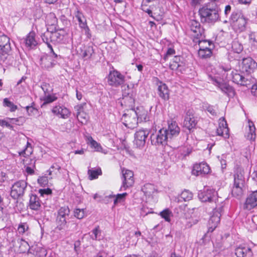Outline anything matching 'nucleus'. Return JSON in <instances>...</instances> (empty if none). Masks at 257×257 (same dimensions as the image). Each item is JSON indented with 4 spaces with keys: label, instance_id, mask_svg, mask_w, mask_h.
<instances>
[{
    "label": "nucleus",
    "instance_id": "obj_1",
    "mask_svg": "<svg viewBox=\"0 0 257 257\" xmlns=\"http://www.w3.org/2000/svg\"><path fill=\"white\" fill-rule=\"evenodd\" d=\"M55 215L56 229L59 231L64 229L67 231H74L77 229L78 224L70 220V210L68 206L61 207Z\"/></svg>",
    "mask_w": 257,
    "mask_h": 257
},
{
    "label": "nucleus",
    "instance_id": "obj_2",
    "mask_svg": "<svg viewBox=\"0 0 257 257\" xmlns=\"http://www.w3.org/2000/svg\"><path fill=\"white\" fill-rule=\"evenodd\" d=\"M220 9L215 3L205 4L199 10L201 22L203 23L214 24L220 19Z\"/></svg>",
    "mask_w": 257,
    "mask_h": 257
},
{
    "label": "nucleus",
    "instance_id": "obj_3",
    "mask_svg": "<svg viewBox=\"0 0 257 257\" xmlns=\"http://www.w3.org/2000/svg\"><path fill=\"white\" fill-rule=\"evenodd\" d=\"M248 19L239 11H234L229 18V21L236 33H241L246 30Z\"/></svg>",
    "mask_w": 257,
    "mask_h": 257
},
{
    "label": "nucleus",
    "instance_id": "obj_4",
    "mask_svg": "<svg viewBox=\"0 0 257 257\" xmlns=\"http://www.w3.org/2000/svg\"><path fill=\"white\" fill-rule=\"evenodd\" d=\"M198 43L199 49L198 54L201 59H207L212 55V50L214 48V44L212 41L207 40H199Z\"/></svg>",
    "mask_w": 257,
    "mask_h": 257
},
{
    "label": "nucleus",
    "instance_id": "obj_5",
    "mask_svg": "<svg viewBox=\"0 0 257 257\" xmlns=\"http://www.w3.org/2000/svg\"><path fill=\"white\" fill-rule=\"evenodd\" d=\"M208 79L229 97H233L235 95V92L234 88L229 84L223 82V80L220 78L209 75Z\"/></svg>",
    "mask_w": 257,
    "mask_h": 257
},
{
    "label": "nucleus",
    "instance_id": "obj_6",
    "mask_svg": "<svg viewBox=\"0 0 257 257\" xmlns=\"http://www.w3.org/2000/svg\"><path fill=\"white\" fill-rule=\"evenodd\" d=\"M150 139L153 145L158 146H165L171 140L168 135L167 128H164L160 129L156 134L151 135Z\"/></svg>",
    "mask_w": 257,
    "mask_h": 257
},
{
    "label": "nucleus",
    "instance_id": "obj_7",
    "mask_svg": "<svg viewBox=\"0 0 257 257\" xmlns=\"http://www.w3.org/2000/svg\"><path fill=\"white\" fill-rule=\"evenodd\" d=\"M53 43L66 44L70 42L71 38L69 34V30L61 28L55 29L52 34Z\"/></svg>",
    "mask_w": 257,
    "mask_h": 257
},
{
    "label": "nucleus",
    "instance_id": "obj_8",
    "mask_svg": "<svg viewBox=\"0 0 257 257\" xmlns=\"http://www.w3.org/2000/svg\"><path fill=\"white\" fill-rule=\"evenodd\" d=\"M11 51L10 38L4 34H0V60L5 62Z\"/></svg>",
    "mask_w": 257,
    "mask_h": 257
},
{
    "label": "nucleus",
    "instance_id": "obj_9",
    "mask_svg": "<svg viewBox=\"0 0 257 257\" xmlns=\"http://www.w3.org/2000/svg\"><path fill=\"white\" fill-rule=\"evenodd\" d=\"M134 176V172L132 171L125 168L121 169L122 185L120 191L125 190L133 186L135 182Z\"/></svg>",
    "mask_w": 257,
    "mask_h": 257
},
{
    "label": "nucleus",
    "instance_id": "obj_10",
    "mask_svg": "<svg viewBox=\"0 0 257 257\" xmlns=\"http://www.w3.org/2000/svg\"><path fill=\"white\" fill-rule=\"evenodd\" d=\"M27 187V183L24 180L15 182L11 187V196L14 199L23 196Z\"/></svg>",
    "mask_w": 257,
    "mask_h": 257
},
{
    "label": "nucleus",
    "instance_id": "obj_11",
    "mask_svg": "<svg viewBox=\"0 0 257 257\" xmlns=\"http://www.w3.org/2000/svg\"><path fill=\"white\" fill-rule=\"evenodd\" d=\"M217 193L213 189L204 188L203 190L198 192L199 199L202 202L216 203Z\"/></svg>",
    "mask_w": 257,
    "mask_h": 257
},
{
    "label": "nucleus",
    "instance_id": "obj_12",
    "mask_svg": "<svg viewBox=\"0 0 257 257\" xmlns=\"http://www.w3.org/2000/svg\"><path fill=\"white\" fill-rule=\"evenodd\" d=\"M107 78L108 84L111 86L117 87L124 82V76L116 70L110 71Z\"/></svg>",
    "mask_w": 257,
    "mask_h": 257
},
{
    "label": "nucleus",
    "instance_id": "obj_13",
    "mask_svg": "<svg viewBox=\"0 0 257 257\" xmlns=\"http://www.w3.org/2000/svg\"><path fill=\"white\" fill-rule=\"evenodd\" d=\"M150 130L147 128H141L135 134L134 144L137 148H143L146 144Z\"/></svg>",
    "mask_w": 257,
    "mask_h": 257
},
{
    "label": "nucleus",
    "instance_id": "obj_14",
    "mask_svg": "<svg viewBox=\"0 0 257 257\" xmlns=\"http://www.w3.org/2000/svg\"><path fill=\"white\" fill-rule=\"evenodd\" d=\"M257 68V63L251 57L243 58L240 66V71L247 74H251Z\"/></svg>",
    "mask_w": 257,
    "mask_h": 257
},
{
    "label": "nucleus",
    "instance_id": "obj_15",
    "mask_svg": "<svg viewBox=\"0 0 257 257\" xmlns=\"http://www.w3.org/2000/svg\"><path fill=\"white\" fill-rule=\"evenodd\" d=\"M169 67L173 71L183 73L186 69V64L184 58L181 56H175L170 63Z\"/></svg>",
    "mask_w": 257,
    "mask_h": 257
},
{
    "label": "nucleus",
    "instance_id": "obj_16",
    "mask_svg": "<svg viewBox=\"0 0 257 257\" xmlns=\"http://www.w3.org/2000/svg\"><path fill=\"white\" fill-rule=\"evenodd\" d=\"M190 29L194 33L193 41L197 43L202 37L204 34V29L201 27L199 22L196 20L191 21Z\"/></svg>",
    "mask_w": 257,
    "mask_h": 257
},
{
    "label": "nucleus",
    "instance_id": "obj_17",
    "mask_svg": "<svg viewBox=\"0 0 257 257\" xmlns=\"http://www.w3.org/2000/svg\"><path fill=\"white\" fill-rule=\"evenodd\" d=\"M56 63L57 61H54V60H52V58L47 54L42 55L39 60L40 67L43 70H50Z\"/></svg>",
    "mask_w": 257,
    "mask_h": 257
},
{
    "label": "nucleus",
    "instance_id": "obj_18",
    "mask_svg": "<svg viewBox=\"0 0 257 257\" xmlns=\"http://www.w3.org/2000/svg\"><path fill=\"white\" fill-rule=\"evenodd\" d=\"M210 170V167L207 163L201 162L194 165L192 173L194 175L202 176L208 174Z\"/></svg>",
    "mask_w": 257,
    "mask_h": 257
},
{
    "label": "nucleus",
    "instance_id": "obj_19",
    "mask_svg": "<svg viewBox=\"0 0 257 257\" xmlns=\"http://www.w3.org/2000/svg\"><path fill=\"white\" fill-rule=\"evenodd\" d=\"M231 76L232 81L237 84L245 86L250 84V81L248 78L240 74L237 70L232 71Z\"/></svg>",
    "mask_w": 257,
    "mask_h": 257
},
{
    "label": "nucleus",
    "instance_id": "obj_20",
    "mask_svg": "<svg viewBox=\"0 0 257 257\" xmlns=\"http://www.w3.org/2000/svg\"><path fill=\"white\" fill-rule=\"evenodd\" d=\"M235 254L237 257H252L253 252L251 248L247 244H240L235 249Z\"/></svg>",
    "mask_w": 257,
    "mask_h": 257
},
{
    "label": "nucleus",
    "instance_id": "obj_21",
    "mask_svg": "<svg viewBox=\"0 0 257 257\" xmlns=\"http://www.w3.org/2000/svg\"><path fill=\"white\" fill-rule=\"evenodd\" d=\"M133 112L137 117L139 122H147L150 120V116L148 111L143 106L137 107Z\"/></svg>",
    "mask_w": 257,
    "mask_h": 257
},
{
    "label": "nucleus",
    "instance_id": "obj_22",
    "mask_svg": "<svg viewBox=\"0 0 257 257\" xmlns=\"http://www.w3.org/2000/svg\"><path fill=\"white\" fill-rule=\"evenodd\" d=\"M197 123V120L192 112L190 110L187 111L183 122L184 126L188 130L191 131L195 127Z\"/></svg>",
    "mask_w": 257,
    "mask_h": 257
},
{
    "label": "nucleus",
    "instance_id": "obj_23",
    "mask_svg": "<svg viewBox=\"0 0 257 257\" xmlns=\"http://www.w3.org/2000/svg\"><path fill=\"white\" fill-rule=\"evenodd\" d=\"M122 118L124 121L123 122L124 125L130 128L133 129L137 127L138 123L139 122L137 118H136L134 113L133 114L132 113H124L122 115Z\"/></svg>",
    "mask_w": 257,
    "mask_h": 257
},
{
    "label": "nucleus",
    "instance_id": "obj_24",
    "mask_svg": "<svg viewBox=\"0 0 257 257\" xmlns=\"http://www.w3.org/2000/svg\"><path fill=\"white\" fill-rule=\"evenodd\" d=\"M167 131L168 135L171 140L173 138L179 135L180 129L175 121L171 120L168 122V127Z\"/></svg>",
    "mask_w": 257,
    "mask_h": 257
},
{
    "label": "nucleus",
    "instance_id": "obj_25",
    "mask_svg": "<svg viewBox=\"0 0 257 257\" xmlns=\"http://www.w3.org/2000/svg\"><path fill=\"white\" fill-rule=\"evenodd\" d=\"M53 114L59 117L66 119L70 115V111L66 107L61 106H56L52 109Z\"/></svg>",
    "mask_w": 257,
    "mask_h": 257
},
{
    "label": "nucleus",
    "instance_id": "obj_26",
    "mask_svg": "<svg viewBox=\"0 0 257 257\" xmlns=\"http://www.w3.org/2000/svg\"><path fill=\"white\" fill-rule=\"evenodd\" d=\"M94 53V50L92 45L84 46L80 48V54L84 60H89Z\"/></svg>",
    "mask_w": 257,
    "mask_h": 257
},
{
    "label": "nucleus",
    "instance_id": "obj_27",
    "mask_svg": "<svg viewBox=\"0 0 257 257\" xmlns=\"http://www.w3.org/2000/svg\"><path fill=\"white\" fill-rule=\"evenodd\" d=\"M29 207L33 210H39L41 207V201L39 197L36 195L32 194L30 195Z\"/></svg>",
    "mask_w": 257,
    "mask_h": 257
},
{
    "label": "nucleus",
    "instance_id": "obj_28",
    "mask_svg": "<svg viewBox=\"0 0 257 257\" xmlns=\"http://www.w3.org/2000/svg\"><path fill=\"white\" fill-rule=\"evenodd\" d=\"M157 93L160 97L165 101L170 99V90L166 84L160 85L157 88Z\"/></svg>",
    "mask_w": 257,
    "mask_h": 257
},
{
    "label": "nucleus",
    "instance_id": "obj_29",
    "mask_svg": "<svg viewBox=\"0 0 257 257\" xmlns=\"http://www.w3.org/2000/svg\"><path fill=\"white\" fill-rule=\"evenodd\" d=\"M36 34L33 31H31L26 37L23 39V43L27 47L33 48L37 45L35 39Z\"/></svg>",
    "mask_w": 257,
    "mask_h": 257
},
{
    "label": "nucleus",
    "instance_id": "obj_30",
    "mask_svg": "<svg viewBox=\"0 0 257 257\" xmlns=\"http://www.w3.org/2000/svg\"><path fill=\"white\" fill-rule=\"evenodd\" d=\"M245 205L246 208L249 210L257 205V190L246 198Z\"/></svg>",
    "mask_w": 257,
    "mask_h": 257
},
{
    "label": "nucleus",
    "instance_id": "obj_31",
    "mask_svg": "<svg viewBox=\"0 0 257 257\" xmlns=\"http://www.w3.org/2000/svg\"><path fill=\"white\" fill-rule=\"evenodd\" d=\"M122 96H136L137 89L134 84H125L122 86Z\"/></svg>",
    "mask_w": 257,
    "mask_h": 257
},
{
    "label": "nucleus",
    "instance_id": "obj_32",
    "mask_svg": "<svg viewBox=\"0 0 257 257\" xmlns=\"http://www.w3.org/2000/svg\"><path fill=\"white\" fill-rule=\"evenodd\" d=\"M193 198V193L188 190H184L180 194V196L176 197L174 201L176 202L188 201Z\"/></svg>",
    "mask_w": 257,
    "mask_h": 257
},
{
    "label": "nucleus",
    "instance_id": "obj_33",
    "mask_svg": "<svg viewBox=\"0 0 257 257\" xmlns=\"http://www.w3.org/2000/svg\"><path fill=\"white\" fill-rule=\"evenodd\" d=\"M75 17L78 22L79 27L80 29L87 25L86 19L81 12L77 10L75 13Z\"/></svg>",
    "mask_w": 257,
    "mask_h": 257
},
{
    "label": "nucleus",
    "instance_id": "obj_34",
    "mask_svg": "<svg viewBox=\"0 0 257 257\" xmlns=\"http://www.w3.org/2000/svg\"><path fill=\"white\" fill-rule=\"evenodd\" d=\"M135 97L134 96H122L121 105H124L125 107H133L135 103Z\"/></svg>",
    "mask_w": 257,
    "mask_h": 257
},
{
    "label": "nucleus",
    "instance_id": "obj_35",
    "mask_svg": "<svg viewBox=\"0 0 257 257\" xmlns=\"http://www.w3.org/2000/svg\"><path fill=\"white\" fill-rule=\"evenodd\" d=\"M90 238L93 240H100L102 239L101 231L99 229V226H96L92 229L89 233Z\"/></svg>",
    "mask_w": 257,
    "mask_h": 257
},
{
    "label": "nucleus",
    "instance_id": "obj_36",
    "mask_svg": "<svg viewBox=\"0 0 257 257\" xmlns=\"http://www.w3.org/2000/svg\"><path fill=\"white\" fill-rule=\"evenodd\" d=\"M102 174V171L100 168L95 169L91 168L88 170V178L90 180L97 179L98 176Z\"/></svg>",
    "mask_w": 257,
    "mask_h": 257
},
{
    "label": "nucleus",
    "instance_id": "obj_37",
    "mask_svg": "<svg viewBox=\"0 0 257 257\" xmlns=\"http://www.w3.org/2000/svg\"><path fill=\"white\" fill-rule=\"evenodd\" d=\"M17 242L19 244V250L20 252L25 253L30 249L29 243L23 238L18 239Z\"/></svg>",
    "mask_w": 257,
    "mask_h": 257
},
{
    "label": "nucleus",
    "instance_id": "obj_38",
    "mask_svg": "<svg viewBox=\"0 0 257 257\" xmlns=\"http://www.w3.org/2000/svg\"><path fill=\"white\" fill-rule=\"evenodd\" d=\"M248 132L247 138L248 139L252 140H254L255 138V127L252 121L248 120Z\"/></svg>",
    "mask_w": 257,
    "mask_h": 257
},
{
    "label": "nucleus",
    "instance_id": "obj_39",
    "mask_svg": "<svg viewBox=\"0 0 257 257\" xmlns=\"http://www.w3.org/2000/svg\"><path fill=\"white\" fill-rule=\"evenodd\" d=\"M52 34L53 31H47L41 35L43 41L47 44L48 47H49V45H51L50 42L53 43Z\"/></svg>",
    "mask_w": 257,
    "mask_h": 257
},
{
    "label": "nucleus",
    "instance_id": "obj_40",
    "mask_svg": "<svg viewBox=\"0 0 257 257\" xmlns=\"http://www.w3.org/2000/svg\"><path fill=\"white\" fill-rule=\"evenodd\" d=\"M243 50L242 44L238 41L234 40L231 45V51L236 54H239Z\"/></svg>",
    "mask_w": 257,
    "mask_h": 257
},
{
    "label": "nucleus",
    "instance_id": "obj_41",
    "mask_svg": "<svg viewBox=\"0 0 257 257\" xmlns=\"http://www.w3.org/2000/svg\"><path fill=\"white\" fill-rule=\"evenodd\" d=\"M224 129L225 132L224 139H228L229 137V128L227 126L226 121L224 117H221L219 119V126Z\"/></svg>",
    "mask_w": 257,
    "mask_h": 257
},
{
    "label": "nucleus",
    "instance_id": "obj_42",
    "mask_svg": "<svg viewBox=\"0 0 257 257\" xmlns=\"http://www.w3.org/2000/svg\"><path fill=\"white\" fill-rule=\"evenodd\" d=\"M220 221V215L219 213L215 214L213 212V214L210 216L208 221V225H213L214 226H217Z\"/></svg>",
    "mask_w": 257,
    "mask_h": 257
},
{
    "label": "nucleus",
    "instance_id": "obj_43",
    "mask_svg": "<svg viewBox=\"0 0 257 257\" xmlns=\"http://www.w3.org/2000/svg\"><path fill=\"white\" fill-rule=\"evenodd\" d=\"M249 41L253 49L257 48V32H252L249 35Z\"/></svg>",
    "mask_w": 257,
    "mask_h": 257
},
{
    "label": "nucleus",
    "instance_id": "obj_44",
    "mask_svg": "<svg viewBox=\"0 0 257 257\" xmlns=\"http://www.w3.org/2000/svg\"><path fill=\"white\" fill-rule=\"evenodd\" d=\"M244 180L243 175L241 173L238 172L234 175V185L243 186Z\"/></svg>",
    "mask_w": 257,
    "mask_h": 257
},
{
    "label": "nucleus",
    "instance_id": "obj_45",
    "mask_svg": "<svg viewBox=\"0 0 257 257\" xmlns=\"http://www.w3.org/2000/svg\"><path fill=\"white\" fill-rule=\"evenodd\" d=\"M3 105L5 107H8L10 109V111L11 112H14L17 109L18 107L15 105L12 101L9 100L7 98L4 99Z\"/></svg>",
    "mask_w": 257,
    "mask_h": 257
},
{
    "label": "nucleus",
    "instance_id": "obj_46",
    "mask_svg": "<svg viewBox=\"0 0 257 257\" xmlns=\"http://www.w3.org/2000/svg\"><path fill=\"white\" fill-rule=\"evenodd\" d=\"M127 195L126 193H123L122 194H117L116 195H109V198H115L114 199V204H116L118 202H121L123 200L125 196Z\"/></svg>",
    "mask_w": 257,
    "mask_h": 257
},
{
    "label": "nucleus",
    "instance_id": "obj_47",
    "mask_svg": "<svg viewBox=\"0 0 257 257\" xmlns=\"http://www.w3.org/2000/svg\"><path fill=\"white\" fill-rule=\"evenodd\" d=\"M241 185H234L232 189V194L235 197H240L242 193V187Z\"/></svg>",
    "mask_w": 257,
    "mask_h": 257
},
{
    "label": "nucleus",
    "instance_id": "obj_48",
    "mask_svg": "<svg viewBox=\"0 0 257 257\" xmlns=\"http://www.w3.org/2000/svg\"><path fill=\"white\" fill-rule=\"evenodd\" d=\"M30 163L29 164L30 166H26V172L27 173L28 175H33L34 174V168H35V160H30Z\"/></svg>",
    "mask_w": 257,
    "mask_h": 257
},
{
    "label": "nucleus",
    "instance_id": "obj_49",
    "mask_svg": "<svg viewBox=\"0 0 257 257\" xmlns=\"http://www.w3.org/2000/svg\"><path fill=\"white\" fill-rule=\"evenodd\" d=\"M171 214L172 212L169 209H165L160 213V216L167 222L170 221Z\"/></svg>",
    "mask_w": 257,
    "mask_h": 257
},
{
    "label": "nucleus",
    "instance_id": "obj_50",
    "mask_svg": "<svg viewBox=\"0 0 257 257\" xmlns=\"http://www.w3.org/2000/svg\"><path fill=\"white\" fill-rule=\"evenodd\" d=\"M29 228V225L26 222H21L18 226V231L19 234H23L28 230Z\"/></svg>",
    "mask_w": 257,
    "mask_h": 257
},
{
    "label": "nucleus",
    "instance_id": "obj_51",
    "mask_svg": "<svg viewBox=\"0 0 257 257\" xmlns=\"http://www.w3.org/2000/svg\"><path fill=\"white\" fill-rule=\"evenodd\" d=\"M47 22L50 25H54L57 22V19L54 13H50L46 17Z\"/></svg>",
    "mask_w": 257,
    "mask_h": 257
},
{
    "label": "nucleus",
    "instance_id": "obj_52",
    "mask_svg": "<svg viewBox=\"0 0 257 257\" xmlns=\"http://www.w3.org/2000/svg\"><path fill=\"white\" fill-rule=\"evenodd\" d=\"M85 215L84 209L75 208L74 210V216L79 219H82Z\"/></svg>",
    "mask_w": 257,
    "mask_h": 257
},
{
    "label": "nucleus",
    "instance_id": "obj_53",
    "mask_svg": "<svg viewBox=\"0 0 257 257\" xmlns=\"http://www.w3.org/2000/svg\"><path fill=\"white\" fill-rule=\"evenodd\" d=\"M35 103L33 102L31 105L27 106L25 108L29 115H33L38 111L37 109L35 107Z\"/></svg>",
    "mask_w": 257,
    "mask_h": 257
},
{
    "label": "nucleus",
    "instance_id": "obj_54",
    "mask_svg": "<svg viewBox=\"0 0 257 257\" xmlns=\"http://www.w3.org/2000/svg\"><path fill=\"white\" fill-rule=\"evenodd\" d=\"M57 97L54 95H48L44 98V103L42 105L51 103L56 100Z\"/></svg>",
    "mask_w": 257,
    "mask_h": 257
},
{
    "label": "nucleus",
    "instance_id": "obj_55",
    "mask_svg": "<svg viewBox=\"0 0 257 257\" xmlns=\"http://www.w3.org/2000/svg\"><path fill=\"white\" fill-rule=\"evenodd\" d=\"M226 157L227 155L225 154H222L221 156H218V159L220 161L222 170L225 169L226 167Z\"/></svg>",
    "mask_w": 257,
    "mask_h": 257
},
{
    "label": "nucleus",
    "instance_id": "obj_56",
    "mask_svg": "<svg viewBox=\"0 0 257 257\" xmlns=\"http://www.w3.org/2000/svg\"><path fill=\"white\" fill-rule=\"evenodd\" d=\"M37 181L41 186H46L48 183V177L46 176L40 177Z\"/></svg>",
    "mask_w": 257,
    "mask_h": 257
},
{
    "label": "nucleus",
    "instance_id": "obj_57",
    "mask_svg": "<svg viewBox=\"0 0 257 257\" xmlns=\"http://www.w3.org/2000/svg\"><path fill=\"white\" fill-rule=\"evenodd\" d=\"M60 21L62 22L63 25L66 27L65 29L69 30L68 28L70 25V21L64 15H62L60 17Z\"/></svg>",
    "mask_w": 257,
    "mask_h": 257
},
{
    "label": "nucleus",
    "instance_id": "obj_58",
    "mask_svg": "<svg viewBox=\"0 0 257 257\" xmlns=\"http://www.w3.org/2000/svg\"><path fill=\"white\" fill-rule=\"evenodd\" d=\"M50 52L48 55L49 56H51L52 58V60H54V61H57V59L59 57H60V56L58 55L54 51L52 46L51 45H49V47Z\"/></svg>",
    "mask_w": 257,
    "mask_h": 257
},
{
    "label": "nucleus",
    "instance_id": "obj_59",
    "mask_svg": "<svg viewBox=\"0 0 257 257\" xmlns=\"http://www.w3.org/2000/svg\"><path fill=\"white\" fill-rule=\"evenodd\" d=\"M176 53L175 50L173 48H169L163 57V59L165 61H166L168 58Z\"/></svg>",
    "mask_w": 257,
    "mask_h": 257
},
{
    "label": "nucleus",
    "instance_id": "obj_60",
    "mask_svg": "<svg viewBox=\"0 0 257 257\" xmlns=\"http://www.w3.org/2000/svg\"><path fill=\"white\" fill-rule=\"evenodd\" d=\"M10 119L11 120V122L12 123L19 125H22L24 121V118L23 117H20L19 118H12Z\"/></svg>",
    "mask_w": 257,
    "mask_h": 257
},
{
    "label": "nucleus",
    "instance_id": "obj_61",
    "mask_svg": "<svg viewBox=\"0 0 257 257\" xmlns=\"http://www.w3.org/2000/svg\"><path fill=\"white\" fill-rule=\"evenodd\" d=\"M39 192L41 196H44L45 195L51 194L52 192L51 189L47 188L46 189H39Z\"/></svg>",
    "mask_w": 257,
    "mask_h": 257
},
{
    "label": "nucleus",
    "instance_id": "obj_62",
    "mask_svg": "<svg viewBox=\"0 0 257 257\" xmlns=\"http://www.w3.org/2000/svg\"><path fill=\"white\" fill-rule=\"evenodd\" d=\"M90 145L91 147L94 148L97 151H99L101 149L100 145L93 140L90 141Z\"/></svg>",
    "mask_w": 257,
    "mask_h": 257
},
{
    "label": "nucleus",
    "instance_id": "obj_63",
    "mask_svg": "<svg viewBox=\"0 0 257 257\" xmlns=\"http://www.w3.org/2000/svg\"><path fill=\"white\" fill-rule=\"evenodd\" d=\"M81 29L84 31L85 34L88 39H91L92 36L90 30L89 28L88 25L85 26V27H84V28H82Z\"/></svg>",
    "mask_w": 257,
    "mask_h": 257
},
{
    "label": "nucleus",
    "instance_id": "obj_64",
    "mask_svg": "<svg viewBox=\"0 0 257 257\" xmlns=\"http://www.w3.org/2000/svg\"><path fill=\"white\" fill-rule=\"evenodd\" d=\"M206 110L209 112L212 116L216 115V112L213 106L208 105L206 107Z\"/></svg>",
    "mask_w": 257,
    "mask_h": 257
}]
</instances>
